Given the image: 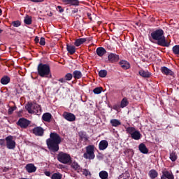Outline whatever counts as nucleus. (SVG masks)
I'll return each instance as SVG.
<instances>
[{
  "label": "nucleus",
  "mask_w": 179,
  "mask_h": 179,
  "mask_svg": "<svg viewBox=\"0 0 179 179\" xmlns=\"http://www.w3.org/2000/svg\"><path fill=\"white\" fill-rule=\"evenodd\" d=\"M58 80H59V82H61V83H66V80L65 79V78H60Z\"/></svg>",
  "instance_id": "obj_46"
},
{
  "label": "nucleus",
  "mask_w": 179,
  "mask_h": 179,
  "mask_svg": "<svg viewBox=\"0 0 179 179\" xmlns=\"http://www.w3.org/2000/svg\"><path fill=\"white\" fill-rule=\"evenodd\" d=\"M86 152L83 154L84 159H88V160H93L96 155H94V145H90L85 148Z\"/></svg>",
  "instance_id": "obj_5"
},
{
  "label": "nucleus",
  "mask_w": 179,
  "mask_h": 179,
  "mask_svg": "<svg viewBox=\"0 0 179 179\" xmlns=\"http://www.w3.org/2000/svg\"><path fill=\"white\" fill-rule=\"evenodd\" d=\"M49 16H52V13L50 12V13H49Z\"/></svg>",
  "instance_id": "obj_53"
},
{
  "label": "nucleus",
  "mask_w": 179,
  "mask_h": 179,
  "mask_svg": "<svg viewBox=\"0 0 179 179\" xmlns=\"http://www.w3.org/2000/svg\"><path fill=\"white\" fill-rule=\"evenodd\" d=\"M2 31H3V30H2L1 29H0V34L2 33Z\"/></svg>",
  "instance_id": "obj_54"
},
{
  "label": "nucleus",
  "mask_w": 179,
  "mask_h": 179,
  "mask_svg": "<svg viewBox=\"0 0 179 179\" xmlns=\"http://www.w3.org/2000/svg\"><path fill=\"white\" fill-rule=\"evenodd\" d=\"M51 179H62V174L59 172L55 173L52 175Z\"/></svg>",
  "instance_id": "obj_34"
},
{
  "label": "nucleus",
  "mask_w": 179,
  "mask_h": 179,
  "mask_svg": "<svg viewBox=\"0 0 179 179\" xmlns=\"http://www.w3.org/2000/svg\"><path fill=\"white\" fill-rule=\"evenodd\" d=\"M41 45H45V38L41 37L39 41Z\"/></svg>",
  "instance_id": "obj_40"
},
{
  "label": "nucleus",
  "mask_w": 179,
  "mask_h": 179,
  "mask_svg": "<svg viewBox=\"0 0 179 179\" xmlns=\"http://www.w3.org/2000/svg\"><path fill=\"white\" fill-rule=\"evenodd\" d=\"M30 124H31V122L24 117L20 118L17 122V125L24 129L27 128Z\"/></svg>",
  "instance_id": "obj_9"
},
{
  "label": "nucleus",
  "mask_w": 179,
  "mask_h": 179,
  "mask_svg": "<svg viewBox=\"0 0 179 179\" xmlns=\"http://www.w3.org/2000/svg\"><path fill=\"white\" fill-rule=\"evenodd\" d=\"M87 16L90 20H93V18H92V13H87Z\"/></svg>",
  "instance_id": "obj_49"
},
{
  "label": "nucleus",
  "mask_w": 179,
  "mask_h": 179,
  "mask_svg": "<svg viewBox=\"0 0 179 179\" xmlns=\"http://www.w3.org/2000/svg\"><path fill=\"white\" fill-rule=\"evenodd\" d=\"M78 12H79V9H78V8H74L73 10H72V11H71V13H72V15H74V16H76V13H78Z\"/></svg>",
  "instance_id": "obj_44"
},
{
  "label": "nucleus",
  "mask_w": 179,
  "mask_h": 179,
  "mask_svg": "<svg viewBox=\"0 0 179 179\" xmlns=\"http://www.w3.org/2000/svg\"><path fill=\"white\" fill-rule=\"evenodd\" d=\"M57 159L58 162H59V163H62V164H69L72 157H71V155L68 153L59 152L57 156Z\"/></svg>",
  "instance_id": "obj_4"
},
{
  "label": "nucleus",
  "mask_w": 179,
  "mask_h": 179,
  "mask_svg": "<svg viewBox=\"0 0 179 179\" xmlns=\"http://www.w3.org/2000/svg\"><path fill=\"white\" fill-rule=\"evenodd\" d=\"M151 37L152 40L157 41V45L161 47H170V43L166 41V36H164V31L163 29H157L151 33Z\"/></svg>",
  "instance_id": "obj_2"
},
{
  "label": "nucleus",
  "mask_w": 179,
  "mask_h": 179,
  "mask_svg": "<svg viewBox=\"0 0 179 179\" xmlns=\"http://www.w3.org/2000/svg\"><path fill=\"white\" fill-rule=\"evenodd\" d=\"M64 5H69V6H79L80 1L79 0H62Z\"/></svg>",
  "instance_id": "obj_12"
},
{
  "label": "nucleus",
  "mask_w": 179,
  "mask_h": 179,
  "mask_svg": "<svg viewBox=\"0 0 179 179\" xmlns=\"http://www.w3.org/2000/svg\"><path fill=\"white\" fill-rule=\"evenodd\" d=\"M16 108H17V107H16V106H11L8 108V113H13V111H15Z\"/></svg>",
  "instance_id": "obj_41"
},
{
  "label": "nucleus",
  "mask_w": 179,
  "mask_h": 179,
  "mask_svg": "<svg viewBox=\"0 0 179 179\" xmlns=\"http://www.w3.org/2000/svg\"><path fill=\"white\" fill-rule=\"evenodd\" d=\"M32 132L36 136H44V129L41 127H36L32 129Z\"/></svg>",
  "instance_id": "obj_14"
},
{
  "label": "nucleus",
  "mask_w": 179,
  "mask_h": 179,
  "mask_svg": "<svg viewBox=\"0 0 179 179\" xmlns=\"http://www.w3.org/2000/svg\"><path fill=\"white\" fill-rule=\"evenodd\" d=\"M78 136L80 138L81 141H87V135L86 134V132L83 131L78 132Z\"/></svg>",
  "instance_id": "obj_31"
},
{
  "label": "nucleus",
  "mask_w": 179,
  "mask_h": 179,
  "mask_svg": "<svg viewBox=\"0 0 179 179\" xmlns=\"http://www.w3.org/2000/svg\"><path fill=\"white\" fill-rule=\"evenodd\" d=\"M8 114H10H10H12V113H9Z\"/></svg>",
  "instance_id": "obj_56"
},
{
  "label": "nucleus",
  "mask_w": 179,
  "mask_h": 179,
  "mask_svg": "<svg viewBox=\"0 0 179 179\" xmlns=\"http://www.w3.org/2000/svg\"><path fill=\"white\" fill-rule=\"evenodd\" d=\"M126 131L127 134H129L131 138L134 139V141H139V139L142 138V134L139 131L136 130L135 127H127Z\"/></svg>",
  "instance_id": "obj_7"
},
{
  "label": "nucleus",
  "mask_w": 179,
  "mask_h": 179,
  "mask_svg": "<svg viewBox=\"0 0 179 179\" xmlns=\"http://www.w3.org/2000/svg\"><path fill=\"white\" fill-rule=\"evenodd\" d=\"M2 15V9L0 8V16Z\"/></svg>",
  "instance_id": "obj_52"
},
{
  "label": "nucleus",
  "mask_w": 179,
  "mask_h": 179,
  "mask_svg": "<svg viewBox=\"0 0 179 179\" xmlns=\"http://www.w3.org/2000/svg\"><path fill=\"white\" fill-rule=\"evenodd\" d=\"M0 146H5V140L0 139Z\"/></svg>",
  "instance_id": "obj_47"
},
{
  "label": "nucleus",
  "mask_w": 179,
  "mask_h": 179,
  "mask_svg": "<svg viewBox=\"0 0 179 179\" xmlns=\"http://www.w3.org/2000/svg\"><path fill=\"white\" fill-rule=\"evenodd\" d=\"M26 170L28 173H34L37 170V168L33 164H28L26 166Z\"/></svg>",
  "instance_id": "obj_20"
},
{
  "label": "nucleus",
  "mask_w": 179,
  "mask_h": 179,
  "mask_svg": "<svg viewBox=\"0 0 179 179\" xmlns=\"http://www.w3.org/2000/svg\"><path fill=\"white\" fill-rule=\"evenodd\" d=\"M172 51L176 55H179V45H176L173 47Z\"/></svg>",
  "instance_id": "obj_35"
},
{
  "label": "nucleus",
  "mask_w": 179,
  "mask_h": 179,
  "mask_svg": "<svg viewBox=\"0 0 179 179\" xmlns=\"http://www.w3.org/2000/svg\"><path fill=\"white\" fill-rule=\"evenodd\" d=\"M57 10H58V12H59V13H62L64 12V8H62V6H58L57 7Z\"/></svg>",
  "instance_id": "obj_43"
},
{
  "label": "nucleus",
  "mask_w": 179,
  "mask_h": 179,
  "mask_svg": "<svg viewBox=\"0 0 179 179\" xmlns=\"http://www.w3.org/2000/svg\"><path fill=\"white\" fill-rule=\"evenodd\" d=\"M52 116L49 113H45L42 116V120L45 122H50Z\"/></svg>",
  "instance_id": "obj_28"
},
{
  "label": "nucleus",
  "mask_w": 179,
  "mask_h": 179,
  "mask_svg": "<svg viewBox=\"0 0 179 179\" xmlns=\"http://www.w3.org/2000/svg\"><path fill=\"white\" fill-rule=\"evenodd\" d=\"M169 159L171 160V162H176L178 159L177 153L174 151L170 153Z\"/></svg>",
  "instance_id": "obj_32"
},
{
  "label": "nucleus",
  "mask_w": 179,
  "mask_h": 179,
  "mask_svg": "<svg viewBox=\"0 0 179 179\" xmlns=\"http://www.w3.org/2000/svg\"><path fill=\"white\" fill-rule=\"evenodd\" d=\"M63 118L69 121V122H73V121L76 120V116L73 115V113H63Z\"/></svg>",
  "instance_id": "obj_10"
},
{
  "label": "nucleus",
  "mask_w": 179,
  "mask_h": 179,
  "mask_svg": "<svg viewBox=\"0 0 179 179\" xmlns=\"http://www.w3.org/2000/svg\"><path fill=\"white\" fill-rule=\"evenodd\" d=\"M45 176H46L47 177H51V172L50 171H45L44 172Z\"/></svg>",
  "instance_id": "obj_48"
},
{
  "label": "nucleus",
  "mask_w": 179,
  "mask_h": 179,
  "mask_svg": "<svg viewBox=\"0 0 179 179\" xmlns=\"http://www.w3.org/2000/svg\"><path fill=\"white\" fill-rule=\"evenodd\" d=\"M62 142V139L59 134L52 132L50 134V138L46 140L48 149L53 153H56L59 150V145Z\"/></svg>",
  "instance_id": "obj_1"
},
{
  "label": "nucleus",
  "mask_w": 179,
  "mask_h": 179,
  "mask_svg": "<svg viewBox=\"0 0 179 179\" xmlns=\"http://www.w3.org/2000/svg\"><path fill=\"white\" fill-rule=\"evenodd\" d=\"M145 57H146V58H148L149 57H148V55H145Z\"/></svg>",
  "instance_id": "obj_55"
},
{
  "label": "nucleus",
  "mask_w": 179,
  "mask_h": 179,
  "mask_svg": "<svg viewBox=\"0 0 179 179\" xmlns=\"http://www.w3.org/2000/svg\"><path fill=\"white\" fill-rule=\"evenodd\" d=\"M161 177H164L166 179H174L173 172L169 171H162V176Z\"/></svg>",
  "instance_id": "obj_17"
},
{
  "label": "nucleus",
  "mask_w": 179,
  "mask_h": 179,
  "mask_svg": "<svg viewBox=\"0 0 179 179\" xmlns=\"http://www.w3.org/2000/svg\"><path fill=\"white\" fill-rule=\"evenodd\" d=\"M11 24L13 26V27H19L21 26L22 23L19 20L13 21Z\"/></svg>",
  "instance_id": "obj_39"
},
{
  "label": "nucleus",
  "mask_w": 179,
  "mask_h": 179,
  "mask_svg": "<svg viewBox=\"0 0 179 179\" xmlns=\"http://www.w3.org/2000/svg\"><path fill=\"white\" fill-rule=\"evenodd\" d=\"M108 148V141L107 140H102L99 144V150H106V148Z\"/></svg>",
  "instance_id": "obj_16"
},
{
  "label": "nucleus",
  "mask_w": 179,
  "mask_h": 179,
  "mask_svg": "<svg viewBox=\"0 0 179 179\" xmlns=\"http://www.w3.org/2000/svg\"><path fill=\"white\" fill-rule=\"evenodd\" d=\"M99 76L100 78H106V76H107V70H101V71H99Z\"/></svg>",
  "instance_id": "obj_36"
},
{
  "label": "nucleus",
  "mask_w": 179,
  "mask_h": 179,
  "mask_svg": "<svg viewBox=\"0 0 179 179\" xmlns=\"http://www.w3.org/2000/svg\"><path fill=\"white\" fill-rule=\"evenodd\" d=\"M110 124L112 125V127H120V125H121V122L117 119H112L110 120Z\"/></svg>",
  "instance_id": "obj_30"
},
{
  "label": "nucleus",
  "mask_w": 179,
  "mask_h": 179,
  "mask_svg": "<svg viewBox=\"0 0 179 179\" xmlns=\"http://www.w3.org/2000/svg\"><path fill=\"white\" fill-rule=\"evenodd\" d=\"M10 82V78L8 76H3L0 80V83L1 85H8Z\"/></svg>",
  "instance_id": "obj_25"
},
{
  "label": "nucleus",
  "mask_w": 179,
  "mask_h": 179,
  "mask_svg": "<svg viewBox=\"0 0 179 179\" xmlns=\"http://www.w3.org/2000/svg\"><path fill=\"white\" fill-rule=\"evenodd\" d=\"M138 73L140 76H142V78H150L152 76V73H150L148 71H145L143 69H141L138 71Z\"/></svg>",
  "instance_id": "obj_23"
},
{
  "label": "nucleus",
  "mask_w": 179,
  "mask_h": 179,
  "mask_svg": "<svg viewBox=\"0 0 179 179\" xmlns=\"http://www.w3.org/2000/svg\"><path fill=\"white\" fill-rule=\"evenodd\" d=\"M129 104V102L128 101V99L127 98H123L121 101L120 107L122 108H124V107H127Z\"/></svg>",
  "instance_id": "obj_33"
},
{
  "label": "nucleus",
  "mask_w": 179,
  "mask_h": 179,
  "mask_svg": "<svg viewBox=\"0 0 179 179\" xmlns=\"http://www.w3.org/2000/svg\"><path fill=\"white\" fill-rule=\"evenodd\" d=\"M83 174L85 176V177H87V176L90 175V171H89L87 169H85Z\"/></svg>",
  "instance_id": "obj_42"
},
{
  "label": "nucleus",
  "mask_w": 179,
  "mask_h": 179,
  "mask_svg": "<svg viewBox=\"0 0 179 179\" xmlns=\"http://www.w3.org/2000/svg\"><path fill=\"white\" fill-rule=\"evenodd\" d=\"M161 72L164 75H166V76L169 75V76H174V72H173V71H171V69H169L166 66L161 67Z\"/></svg>",
  "instance_id": "obj_15"
},
{
  "label": "nucleus",
  "mask_w": 179,
  "mask_h": 179,
  "mask_svg": "<svg viewBox=\"0 0 179 179\" xmlns=\"http://www.w3.org/2000/svg\"><path fill=\"white\" fill-rule=\"evenodd\" d=\"M72 78H73V75L72 73H68L65 75L64 78L67 81L72 80Z\"/></svg>",
  "instance_id": "obj_38"
},
{
  "label": "nucleus",
  "mask_w": 179,
  "mask_h": 179,
  "mask_svg": "<svg viewBox=\"0 0 179 179\" xmlns=\"http://www.w3.org/2000/svg\"><path fill=\"white\" fill-rule=\"evenodd\" d=\"M119 64L120 65L121 68H122V69L127 70L131 68V64H129V62L125 60H121L119 62Z\"/></svg>",
  "instance_id": "obj_19"
},
{
  "label": "nucleus",
  "mask_w": 179,
  "mask_h": 179,
  "mask_svg": "<svg viewBox=\"0 0 179 179\" xmlns=\"http://www.w3.org/2000/svg\"><path fill=\"white\" fill-rule=\"evenodd\" d=\"M93 92L94 94H100V93L103 92V87H96L95 89L93 90Z\"/></svg>",
  "instance_id": "obj_37"
},
{
  "label": "nucleus",
  "mask_w": 179,
  "mask_h": 179,
  "mask_svg": "<svg viewBox=\"0 0 179 179\" xmlns=\"http://www.w3.org/2000/svg\"><path fill=\"white\" fill-rule=\"evenodd\" d=\"M138 150H140L141 153H143V155H147V153H149V150L148 148H146V145L143 143H141L138 145Z\"/></svg>",
  "instance_id": "obj_18"
},
{
  "label": "nucleus",
  "mask_w": 179,
  "mask_h": 179,
  "mask_svg": "<svg viewBox=\"0 0 179 179\" xmlns=\"http://www.w3.org/2000/svg\"><path fill=\"white\" fill-rule=\"evenodd\" d=\"M3 171L4 173H6V171H9V169L5 168V169L3 170Z\"/></svg>",
  "instance_id": "obj_51"
},
{
  "label": "nucleus",
  "mask_w": 179,
  "mask_h": 179,
  "mask_svg": "<svg viewBox=\"0 0 179 179\" xmlns=\"http://www.w3.org/2000/svg\"><path fill=\"white\" fill-rule=\"evenodd\" d=\"M86 41H87V38H78L76 40L74 45H76V47H80V45H82V44L86 43Z\"/></svg>",
  "instance_id": "obj_21"
},
{
  "label": "nucleus",
  "mask_w": 179,
  "mask_h": 179,
  "mask_svg": "<svg viewBox=\"0 0 179 179\" xmlns=\"http://www.w3.org/2000/svg\"><path fill=\"white\" fill-rule=\"evenodd\" d=\"M24 23L25 24H28V26H30L33 23V20L31 18V16L29 15H26L24 19Z\"/></svg>",
  "instance_id": "obj_26"
},
{
  "label": "nucleus",
  "mask_w": 179,
  "mask_h": 179,
  "mask_svg": "<svg viewBox=\"0 0 179 179\" xmlns=\"http://www.w3.org/2000/svg\"><path fill=\"white\" fill-rule=\"evenodd\" d=\"M6 141V146L8 149L13 150L16 148V142L13 141V136H8L5 138Z\"/></svg>",
  "instance_id": "obj_8"
},
{
  "label": "nucleus",
  "mask_w": 179,
  "mask_h": 179,
  "mask_svg": "<svg viewBox=\"0 0 179 179\" xmlns=\"http://www.w3.org/2000/svg\"><path fill=\"white\" fill-rule=\"evenodd\" d=\"M66 50L70 55H73L75 52H76V48L72 45L67 44L66 45Z\"/></svg>",
  "instance_id": "obj_22"
},
{
  "label": "nucleus",
  "mask_w": 179,
  "mask_h": 179,
  "mask_svg": "<svg viewBox=\"0 0 179 179\" xmlns=\"http://www.w3.org/2000/svg\"><path fill=\"white\" fill-rule=\"evenodd\" d=\"M34 42L36 44H38V43H40V39L38 38V36L35 37Z\"/></svg>",
  "instance_id": "obj_45"
},
{
  "label": "nucleus",
  "mask_w": 179,
  "mask_h": 179,
  "mask_svg": "<svg viewBox=\"0 0 179 179\" xmlns=\"http://www.w3.org/2000/svg\"><path fill=\"white\" fill-rule=\"evenodd\" d=\"M73 76L74 79H82V76H83V74H82V72L80 71L76 70L73 72Z\"/></svg>",
  "instance_id": "obj_27"
},
{
  "label": "nucleus",
  "mask_w": 179,
  "mask_h": 179,
  "mask_svg": "<svg viewBox=\"0 0 179 179\" xmlns=\"http://www.w3.org/2000/svg\"><path fill=\"white\" fill-rule=\"evenodd\" d=\"M31 1L38 3V2H44V0H31Z\"/></svg>",
  "instance_id": "obj_50"
},
{
  "label": "nucleus",
  "mask_w": 179,
  "mask_h": 179,
  "mask_svg": "<svg viewBox=\"0 0 179 179\" xmlns=\"http://www.w3.org/2000/svg\"><path fill=\"white\" fill-rule=\"evenodd\" d=\"M149 177L151 178V179H155V178H157V177L159 176V173H157L156 171V170L155 169H152L149 171Z\"/></svg>",
  "instance_id": "obj_29"
},
{
  "label": "nucleus",
  "mask_w": 179,
  "mask_h": 179,
  "mask_svg": "<svg viewBox=\"0 0 179 179\" xmlns=\"http://www.w3.org/2000/svg\"><path fill=\"white\" fill-rule=\"evenodd\" d=\"M25 109L28 113H41V106L37 103H33L32 102H28L25 105Z\"/></svg>",
  "instance_id": "obj_6"
},
{
  "label": "nucleus",
  "mask_w": 179,
  "mask_h": 179,
  "mask_svg": "<svg viewBox=\"0 0 179 179\" xmlns=\"http://www.w3.org/2000/svg\"><path fill=\"white\" fill-rule=\"evenodd\" d=\"M96 52L98 57H103L104 54L107 53V50H106L103 47H99L96 48Z\"/></svg>",
  "instance_id": "obj_24"
},
{
  "label": "nucleus",
  "mask_w": 179,
  "mask_h": 179,
  "mask_svg": "<svg viewBox=\"0 0 179 179\" xmlns=\"http://www.w3.org/2000/svg\"><path fill=\"white\" fill-rule=\"evenodd\" d=\"M108 59L111 64H115L120 61V56L115 53H110L108 56Z\"/></svg>",
  "instance_id": "obj_13"
},
{
  "label": "nucleus",
  "mask_w": 179,
  "mask_h": 179,
  "mask_svg": "<svg viewBox=\"0 0 179 179\" xmlns=\"http://www.w3.org/2000/svg\"><path fill=\"white\" fill-rule=\"evenodd\" d=\"M69 166H71V168L74 170V171H77V173H79L82 170V167H80V165L76 162V161H72L71 160V162L68 164Z\"/></svg>",
  "instance_id": "obj_11"
},
{
  "label": "nucleus",
  "mask_w": 179,
  "mask_h": 179,
  "mask_svg": "<svg viewBox=\"0 0 179 179\" xmlns=\"http://www.w3.org/2000/svg\"><path fill=\"white\" fill-rule=\"evenodd\" d=\"M38 75L41 78H45L50 75L51 70L49 64L40 63L37 67Z\"/></svg>",
  "instance_id": "obj_3"
}]
</instances>
